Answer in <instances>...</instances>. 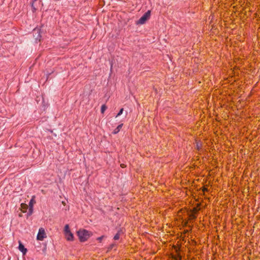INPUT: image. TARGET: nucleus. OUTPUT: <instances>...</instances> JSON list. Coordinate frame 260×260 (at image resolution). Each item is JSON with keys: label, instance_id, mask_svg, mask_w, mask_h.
<instances>
[{"label": "nucleus", "instance_id": "1", "mask_svg": "<svg viewBox=\"0 0 260 260\" xmlns=\"http://www.w3.org/2000/svg\"><path fill=\"white\" fill-rule=\"evenodd\" d=\"M92 235L91 232L85 229H80L77 232V235L80 242H83L87 241Z\"/></svg>", "mask_w": 260, "mask_h": 260}, {"label": "nucleus", "instance_id": "2", "mask_svg": "<svg viewBox=\"0 0 260 260\" xmlns=\"http://www.w3.org/2000/svg\"><path fill=\"white\" fill-rule=\"evenodd\" d=\"M46 237V234L44 229L41 228L39 229L37 235V239L38 240L43 241Z\"/></svg>", "mask_w": 260, "mask_h": 260}, {"label": "nucleus", "instance_id": "3", "mask_svg": "<svg viewBox=\"0 0 260 260\" xmlns=\"http://www.w3.org/2000/svg\"><path fill=\"white\" fill-rule=\"evenodd\" d=\"M146 22V13H145L142 17L137 22V24H143Z\"/></svg>", "mask_w": 260, "mask_h": 260}, {"label": "nucleus", "instance_id": "4", "mask_svg": "<svg viewBox=\"0 0 260 260\" xmlns=\"http://www.w3.org/2000/svg\"><path fill=\"white\" fill-rule=\"evenodd\" d=\"M66 238L68 241H73L74 236L71 232H68V233H64Z\"/></svg>", "mask_w": 260, "mask_h": 260}, {"label": "nucleus", "instance_id": "5", "mask_svg": "<svg viewBox=\"0 0 260 260\" xmlns=\"http://www.w3.org/2000/svg\"><path fill=\"white\" fill-rule=\"evenodd\" d=\"M19 249L24 254H25L27 251V249L24 247L23 245L20 241H19Z\"/></svg>", "mask_w": 260, "mask_h": 260}, {"label": "nucleus", "instance_id": "6", "mask_svg": "<svg viewBox=\"0 0 260 260\" xmlns=\"http://www.w3.org/2000/svg\"><path fill=\"white\" fill-rule=\"evenodd\" d=\"M123 125V124H120L114 130L113 133L114 134H117L121 129Z\"/></svg>", "mask_w": 260, "mask_h": 260}, {"label": "nucleus", "instance_id": "7", "mask_svg": "<svg viewBox=\"0 0 260 260\" xmlns=\"http://www.w3.org/2000/svg\"><path fill=\"white\" fill-rule=\"evenodd\" d=\"M198 211V209L197 207H194L192 211V213H191V215H190V217L192 218H196L194 214L197 213Z\"/></svg>", "mask_w": 260, "mask_h": 260}, {"label": "nucleus", "instance_id": "8", "mask_svg": "<svg viewBox=\"0 0 260 260\" xmlns=\"http://www.w3.org/2000/svg\"><path fill=\"white\" fill-rule=\"evenodd\" d=\"M121 231H119L114 236V239L115 240H117L119 239L120 238V236L121 235Z\"/></svg>", "mask_w": 260, "mask_h": 260}, {"label": "nucleus", "instance_id": "9", "mask_svg": "<svg viewBox=\"0 0 260 260\" xmlns=\"http://www.w3.org/2000/svg\"><path fill=\"white\" fill-rule=\"evenodd\" d=\"M36 203L35 200L34 199V197L32 198V199L30 200L29 203V207H33L34 205Z\"/></svg>", "mask_w": 260, "mask_h": 260}, {"label": "nucleus", "instance_id": "10", "mask_svg": "<svg viewBox=\"0 0 260 260\" xmlns=\"http://www.w3.org/2000/svg\"><path fill=\"white\" fill-rule=\"evenodd\" d=\"M68 232H71V231H70V228H69V225L68 224H66L64 226V233H68Z\"/></svg>", "mask_w": 260, "mask_h": 260}, {"label": "nucleus", "instance_id": "11", "mask_svg": "<svg viewBox=\"0 0 260 260\" xmlns=\"http://www.w3.org/2000/svg\"><path fill=\"white\" fill-rule=\"evenodd\" d=\"M106 109H107L106 106L105 105H103L101 107V113H104Z\"/></svg>", "mask_w": 260, "mask_h": 260}, {"label": "nucleus", "instance_id": "12", "mask_svg": "<svg viewBox=\"0 0 260 260\" xmlns=\"http://www.w3.org/2000/svg\"><path fill=\"white\" fill-rule=\"evenodd\" d=\"M32 212H33V207H29L28 214L29 215H30L31 214H32Z\"/></svg>", "mask_w": 260, "mask_h": 260}, {"label": "nucleus", "instance_id": "13", "mask_svg": "<svg viewBox=\"0 0 260 260\" xmlns=\"http://www.w3.org/2000/svg\"><path fill=\"white\" fill-rule=\"evenodd\" d=\"M123 111V109L122 108L120 110L119 112L118 113L117 115H116V117H118V116H120V115H121L122 114Z\"/></svg>", "mask_w": 260, "mask_h": 260}, {"label": "nucleus", "instance_id": "14", "mask_svg": "<svg viewBox=\"0 0 260 260\" xmlns=\"http://www.w3.org/2000/svg\"><path fill=\"white\" fill-rule=\"evenodd\" d=\"M103 238H104V236H102L101 237H100L98 238L97 240L98 241H99L100 242H101L102 240H103Z\"/></svg>", "mask_w": 260, "mask_h": 260}, {"label": "nucleus", "instance_id": "15", "mask_svg": "<svg viewBox=\"0 0 260 260\" xmlns=\"http://www.w3.org/2000/svg\"><path fill=\"white\" fill-rule=\"evenodd\" d=\"M150 15V11H147V18H148V17Z\"/></svg>", "mask_w": 260, "mask_h": 260}, {"label": "nucleus", "instance_id": "16", "mask_svg": "<svg viewBox=\"0 0 260 260\" xmlns=\"http://www.w3.org/2000/svg\"><path fill=\"white\" fill-rule=\"evenodd\" d=\"M121 167L123 168H125L126 167V166L124 164H121L120 165Z\"/></svg>", "mask_w": 260, "mask_h": 260}, {"label": "nucleus", "instance_id": "17", "mask_svg": "<svg viewBox=\"0 0 260 260\" xmlns=\"http://www.w3.org/2000/svg\"><path fill=\"white\" fill-rule=\"evenodd\" d=\"M114 246V244H112V245H110V249H112V248H113V247Z\"/></svg>", "mask_w": 260, "mask_h": 260}, {"label": "nucleus", "instance_id": "18", "mask_svg": "<svg viewBox=\"0 0 260 260\" xmlns=\"http://www.w3.org/2000/svg\"><path fill=\"white\" fill-rule=\"evenodd\" d=\"M197 148H198V149H199V145L197 144Z\"/></svg>", "mask_w": 260, "mask_h": 260}, {"label": "nucleus", "instance_id": "19", "mask_svg": "<svg viewBox=\"0 0 260 260\" xmlns=\"http://www.w3.org/2000/svg\"><path fill=\"white\" fill-rule=\"evenodd\" d=\"M23 206H27V205H23V204H21V206H22V207H23Z\"/></svg>", "mask_w": 260, "mask_h": 260}]
</instances>
